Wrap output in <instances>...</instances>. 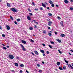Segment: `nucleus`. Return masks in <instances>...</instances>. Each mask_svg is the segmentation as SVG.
<instances>
[{"label": "nucleus", "instance_id": "4", "mask_svg": "<svg viewBox=\"0 0 73 73\" xmlns=\"http://www.w3.org/2000/svg\"><path fill=\"white\" fill-rule=\"evenodd\" d=\"M67 65H68V66L69 68H71L72 69H73V67L72 66V65L70 64H67Z\"/></svg>", "mask_w": 73, "mask_h": 73}, {"label": "nucleus", "instance_id": "34", "mask_svg": "<svg viewBox=\"0 0 73 73\" xmlns=\"http://www.w3.org/2000/svg\"><path fill=\"white\" fill-rule=\"evenodd\" d=\"M29 16H32V15H33V14L31 13H30L29 14Z\"/></svg>", "mask_w": 73, "mask_h": 73}, {"label": "nucleus", "instance_id": "47", "mask_svg": "<svg viewBox=\"0 0 73 73\" xmlns=\"http://www.w3.org/2000/svg\"><path fill=\"white\" fill-rule=\"evenodd\" d=\"M46 9H48V10H49V7H46Z\"/></svg>", "mask_w": 73, "mask_h": 73}, {"label": "nucleus", "instance_id": "64", "mask_svg": "<svg viewBox=\"0 0 73 73\" xmlns=\"http://www.w3.org/2000/svg\"><path fill=\"white\" fill-rule=\"evenodd\" d=\"M70 51H71V52H73V50H70Z\"/></svg>", "mask_w": 73, "mask_h": 73}, {"label": "nucleus", "instance_id": "16", "mask_svg": "<svg viewBox=\"0 0 73 73\" xmlns=\"http://www.w3.org/2000/svg\"><path fill=\"white\" fill-rule=\"evenodd\" d=\"M49 3H50V4H53V2H52V1H49Z\"/></svg>", "mask_w": 73, "mask_h": 73}, {"label": "nucleus", "instance_id": "14", "mask_svg": "<svg viewBox=\"0 0 73 73\" xmlns=\"http://www.w3.org/2000/svg\"><path fill=\"white\" fill-rule=\"evenodd\" d=\"M56 40H57V41H58V42L60 43L61 42V40H59L58 39H56Z\"/></svg>", "mask_w": 73, "mask_h": 73}, {"label": "nucleus", "instance_id": "42", "mask_svg": "<svg viewBox=\"0 0 73 73\" xmlns=\"http://www.w3.org/2000/svg\"><path fill=\"white\" fill-rule=\"evenodd\" d=\"M28 11H29V12H31V10H30V9L28 8Z\"/></svg>", "mask_w": 73, "mask_h": 73}, {"label": "nucleus", "instance_id": "63", "mask_svg": "<svg viewBox=\"0 0 73 73\" xmlns=\"http://www.w3.org/2000/svg\"><path fill=\"white\" fill-rule=\"evenodd\" d=\"M7 48H9V46H7Z\"/></svg>", "mask_w": 73, "mask_h": 73}, {"label": "nucleus", "instance_id": "18", "mask_svg": "<svg viewBox=\"0 0 73 73\" xmlns=\"http://www.w3.org/2000/svg\"><path fill=\"white\" fill-rule=\"evenodd\" d=\"M40 52H41V53H44L45 52V51H44V50H40Z\"/></svg>", "mask_w": 73, "mask_h": 73}, {"label": "nucleus", "instance_id": "56", "mask_svg": "<svg viewBox=\"0 0 73 73\" xmlns=\"http://www.w3.org/2000/svg\"><path fill=\"white\" fill-rule=\"evenodd\" d=\"M25 34L26 35H27V32L25 31Z\"/></svg>", "mask_w": 73, "mask_h": 73}, {"label": "nucleus", "instance_id": "12", "mask_svg": "<svg viewBox=\"0 0 73 73\" xmlns=\"http://www.w3.org/2000/svg\"><path fill=\"white\" fill-rule=\"evenodd\" d=\"M42 5L44 7H46V5H45V4H44L43 3H42Z\"/></svg>", "mask_w": 73, "mask_h": 73}, {"label": "nucleus", "instance_id": "37", "mask_svg": "<svg viewBox=\"0 0 73 73\" xmlns=\"http://www.w3.org/2000/svg\"><path fill=\"white\" fill-rule=\"evenodd\" d=\"M51 6L52 7H54V4H52L51 5Z\"/></svg>", "mask_w": 73, "mask_h": 73}, {"label": "nucleus", "instance_id": "49", "mask_svg": "<svg viewBox=\"0 0 73 73\" xmlns=\"http://www.w3.org/2000/svg\"><path fill=\"white\" fill-rule=\"evenodd\" d=\"M43 46H45V44H42Z\"/></svg>", "mask_w": 73, "mask_h": 73}, {"label": "nucleus", "instance_id": "57", "mask_svg": "<svg viewBox=\"0 0 73 73\" xmlns=\"http://www.w3.org/2000/svg\"><path fill=\"white\" fill-rule=\"evenodd\" d=\"M35 11H38V9H35Z\"/></svg>", "mask_w": 73, "mask_h": 73}, {"label": "nucleus", "instance_id": "8", "mask_svg": "<svg viewBox=\"0 0 73 73\" xmlns=\"http://www.w3.org/2000/svg\"><path fill=\"white\" fill-rule=\"evenodd\" d=\"M21 42L22 43H23V44H26V41H24V40H22Z\"/></svg>", "mask_w": 73, "mask_h": 73}, {"label": "nucleus", "instance_id": "44", "mask_svg": "<svg viewBox=\"0 0 73 73\" xmlns=\"http://www.w3.org/2000/svg\"><path fill=\"white\" fill-rule=\"evenodd\" d=\"M48 23H49V24H52V22L50 21L48 22Z\"/></svg>", "mask_w": 73, "mask_h": 73}, {"label": "nucleus", "instance_id": "30", "mask_svg": "<svg viewBox=\"0 0 73 73\" xmlns=\"http://www.w3.org/2000/svg\"><path fill=\"white\" fill-rule=\"evenodd\" d=\"M50 43H51V44H54V42H53V41H50Z\"/></svg>", "mask_w": 73, "mask_h": 73}, {"label": "nucleus", "instance_id": "10", "mask_svg": "<svg viewBox=\"0 0 73 73\" xmlns=\"http://www.w3.org/2000/svg\"><path fill=\"white\" fill-rule=\"evenodd\" d=\"M27 18L29 20H31V17L29 16H27Z\"/></svg>", "mask_w": 73, "mask_h": 73}, {"label": "nucleus", "instance_id": "39", "mask_svg": "<svg viewBox=\"0 0 73 73\" xmlns=\"http://www.w3.org/2000/svg\"><path fill=\"white\" fill-rule=\"evenodd\" d=\"M38 72H39V73H41V72H42V70H39Z\"/></svg>", "mask_w": 73, "mask_h": 73}, {"label": "nucleus", "instance_id": "17", "mask_svg": "<svg viewBox=\"0 0 73 73\" xmlns=\"http://www.w3.org/2000/svg\"><path fill=\"white\" fill-rule=\"evenodd\" d=\"M20 66H21V67H24V65L23 64H21L20 65Z\"/></svg>", "mask_w": 73, "mask_h": 73}, {"label": "nucleus", "instance_id": "46", "mask_svg": "<svg viewBox=\"0 0 73 73\" xmlns=\"http://www.w3.org/2000/svg\"><path fill=\"white\" fill-rule=\"evenodd\" d=\"M32 4L33 5H35V2H33Z\"/></svg>", "mask_w": 73, "mask_h": 73}, {"label": "nucleus", "instance_id": "27", "mask_svg": "<svg viewBox=\"0 0 73 73\" xmlns=\"http://www.w3.org/2000/svg\"><path fill=\"white\" fill-rule=\"evenodd\" d=\"M58 51L59 53H60V54H62V52H61V51H60V50H58Z\"/></svg>", "mask_w": 73, "mask_h": 73}, {"label": "nucleus", "instance_id": "61", "mask_svg": "<svg viewBox=\"0 0 73 73\" xmlns=\"http://www.w3.org/2000/svg\"><path fill=\"white\" fill-rule=\"evenodd\" d=\"M70 2L72 3V2H73V0H71Z\"/></svg>", "mask_w": 73, "mask_h": 73}, {"label": "nucleus", "instance_id": "22", "mask_svg": "<svg viewBox=\"0 0 73 73\" xmlns=\"http://www.w3.org/2000/svg\"><path fill=\"white\" fill-rule=\"evenodd\" d=\"M59 69H60V70H63V69H62V67H59Z\"/></svg>", "mask_w": 73, "mask_h": 73}, {"label": "nucleus", "instance_id": "36", "mask_svg": "<svg viewBox=\"0 0 73 73\" xmlns=\"http://www.w3.org/2000/svg\"><path fill=\"white\" fill-rule=\"evenodd\" d=\"M48 46H49V47H50V48H51V49L52 48V46H51V45H48Z\"/></svg>", "mask_w": 73, "mask_h": 73}, {"label": "nucleus", "instance_id": "6", "mask_svg": "<svg viewBox=\"0 0 73 73\" xmlns=\"http://www.w3.org/2000/svg\"><path fill=\"white\" fill-rule=\"evenodd\" d=\"M60 36L62 37H65V35L64 34H62L60 35Z\"/></svg>", "mask_w": 73, "mask_h": 73}, {"label": "nucleus", "instance_id": "5", "mask_svg": "<svg viewBox=\"0 0 73 73\" xmlns=\"http://www.w3.org/2000/svg\"><path fill=\"white\" fill-rule=\"evenodd\" d=\"M6 27L7 28V30H9L10 29V27L8 25L6 26Z\"/></svg>", "mask_w": 73, "mask_h": 73}, {"label": "nucleus", "instance_id": "11", "mask_svg": "<svg viewBox=\"0 0 73 73\" xmlns=\"http://www.w3.org/2000/svg\"><path fill=\"white\" fill-rule=\"evenodd\" d=\"M64 2L65 4H68V1L67 0H65Z\"/></svg>", "mask_w": 73, "mask_h": 73}, {"label": "nucleus", "instance_id": "24", "mask_svg": "<svg viewBox=\"0 0 73 73\" xmlns=\"http://www.w3.org/2000/svg\"><path fill=\"white\" fill-rule=\"evenodd\" d=\"M29 29L30 30H33V28H32L31 27H30L29 28Z\"/></svg>", "mask_w": 73, "mask_h": 73}, {"label": "nucleus", "instance_id": "31", "mask_svg": "<svg viewBox=\"0 0 73 73\" xmlns=\"http://www.w3.org/2000/svg\"><path fill=\"white\" fill-rule=\"evenodd\" d=\"M70 9L71 10V11H73V7H70Z\"/></svg>", "mask_w": 73, "mask_h": 73}, {"label": "nucleus", "instance_id": "41", "mask_svg": "<svg viewBox=\"0 0 73 73\" xmlns=\"http://www.w3.org/2000/svg\"><path fill=\"white\" fill-rule=\"evenodd\" d=\"M34 28H37V26H36V25L34 26Z\"/></svg>", "mask_w": 73, "mask_h": 73}, {"label": "nucleus", "instance_id": "55", "mask_svg": "<svg viewBox=\"0 0 73 73\" xmlns=\"http://www.w3.org/2000/svg\"><path fill=\"white\" fill-rule=\"evenodd\" d=\"M42 55H43V56H45V54L44 53H43Z\"/></svg>", "mask_w": 73, "mask_h": 73}, {"label": "nucleus", "instance_id": "51", "mask_svg": "<svg viewBox=\"0 0 73 73\" xmlns=\"http://www.w3.org/2000/svg\"><path fill=\"white\" fill-rule=\"evenodd\" d=\"M37 66H38V67H39V66H40V65L39 64H37Z\"/></svg>", "mask_w": 73, "mask_h": 73}, {"label": "nucleus", "instance_id": "20", "mask_svg": "<svg viewBox=\"0 0 73 73\" xmlns=\"http://www.w3.org/2000/svg\"><path fill=\"white\" fill-rule=\"evenodd\" d=\"M57 65H58V66H59L60 64V62H58L57 63Z\"/></svg>", "mask_w": 73, "mask_h": 73}, {"label": "nucleus", "instance_id": "53", "mask_svg": "<svg viewBox=\"0 0 73 73\" xmlns=\"http://www.w3.org/2000/svg\"><path fill=\"white\" fill-rule=\"evenodd\" d=\"M26 72L27 73H29V72H28V71L27 70H26Z\"/></svg>", "mask_w": 73, "mask_h": 73}, {"label": "nucleus", "instance_id": "19", "mask_svg": "<svg viewBox=\"0 0 73 73\" xmlns=\"http://www.w3.org/2000/svg\"><path fill=\"white\" fill-rule=\"evenodd\" d=\"M48 15L50 16H52V14L51 13H48Z\"/></svg>", "mask_w": 73, "mask_h": 73}, {"label": "nucleus", "instance_id": "26", "mask_svg": "<svg viewBox=\"0 0 73 73\" xmlns=\"http://www.w3.org/2000/svg\"><path fill=\"white\" fill-rule=\"evenodd\" d=\"M63 69L64 70H65L66 69V66H64L63 67Z\"/></svg>", "mask_w": 73, "mask_h": 73}, {"label": "nucleus", "instance_id": "23", "mask_svg": "<svg viewBox=\"0 0 73 73\" xmlns=\"http://www.w3.org/2000/svg\"><path fill=\"white\" fill-rule=\"evenodd\" d=\"M17 21H20V19H17Z\"/></svg>", "mask_w": 73, "mask_h": 73}, {"label": "nucleus", "instance_id": "50", "mask_svg": "<svg viewBox=\"0 0 73 73\" xmlns=\"http://www.w3.org/2000/svg\"><path fill=\"white\" fill-rule=\"evenodd\" d=\"M40 10H42L43 9V8H42V7H41L40 8Z\"/></svg>", "mask_w": 73, "mask_h": 73}, {"label": "nucleus", "instance_id": "38", "mask_svg": "<svg viewBox=\"0 0 73 73\" xmlns=\"http://www.w3.org/2000/svg\"><path fill=\"white\" fill-rule=\"evenodd\" d=\"M14 23L15 24H16V25H17V22H16V21H15L14 22Z\"/></svg>", "mask_w": 73, "mask_h": 73}, {"label": "nucleus", "instance_id": "59", "mask_svg": "<svg viewBox=\"0 0 73 73\" xmlns=\"http://www.w3.org/2000/svg\"><path fill=\"white\" fill-rule=\"evenodd\" d=\"M48 29H50V27H48Z\"/></svg>", "mask_w": 73, "mask_h": 73}, {"label": "nucleus", "instance_id": "2", "mask_svg": "<svg viewBox=\"0 0 73 73\" xmlns=\"http://www.w3.org/2000/svg\"><path fill=\"white\" fill-rule=\"evenodd\" d=\"M20 45L22 48V50H23L24 51H25V50H26V49H25V48H24V46H23V44H21Z\"/></svg>", "mask_w": 73, "mask_h": 73}, {"label": "nucleus", "instance_id": "45", "mask_svg": "<svg viewBox=\"0 0 73 73\" xmlns=\"http://www.w3.org/2000/svg\"><path fill=\"white\" fill-rule=\"evenodd\" d=\"M46 53L47 54H49V52L48 51H47L46 52Z\"/></svg>", "mask_w": 73, "mask_h": 73}, {"label": "nucleus", "instance_id": "29", "mask_svg": "<svg viewBox=\"0 0 73 73\" xmlns=\"http://www.w3.org/2000/svg\"><path fill=\"white\" fill-rule=\"evenodd\" d=\"M3 49H5V50H6L7 49V48H6V47H3Z\"/></svg>", "mask_w": 73, "mask_h": 73}, {"label": "nucleus", "instance_id": "1", "mask_svg": "<svg viewBox=\"0 0 73 73\" xmlns=\"http://www.w3.org/2000/svg\"><path fill=\"white\" fill-rule=\"evenodd\" d=\"M10 10H11L13 12H17V10L15 8H12L10 9Z\"/></svg>", "mask_w": 73, "mask_h": 73}, {"label": "nucleus", "instance_id": "40", "mask_svg": "<svg viewBox=\"0 0 73 73\" xmlns=\"http://www.w3.org/2000/svg\"><path fill=\"white\" fill-rule=\"evenodd\" d=\"M58 20H60L61 18L60 17H58Z\"/></svg>", "mask_w": 73, "mask_h": 73}, {"label": "nucleus", "instance_id": "33", "mask_svg": "<svg viewBox=\"0 0 73 73\" xmlns=\"http://www.w3.org/2000/svg\"><path fill=\"white\" fill-rule=\"evenodd\" d=\"M48 35L49 36H51L52 35V33H48Z\"/></svg>", "mask_w": 73, "mask_h": 73}, {"label": "nucleus", "instance_id": "13", "mask_svg": "<svg viewBox=\"0 0 73 73\" xmlns=\"http://www.w3.org/2000/svg\"><path fill=\"white\" fill-rule=\"evenodd\" d=\"M14 64L17 67L18 66H19V64H18V63H15Z\"/></svg>", "mask_w": 73, "mask_h": 73}, {"label": "nucleus", "instance_id": "21", "mask_svg": "<svg viewBox=\"0 0 73 73\" xmlns=\"http://www.w3.org/2000/svg\"><path fill=\"white\" fill-rule=\"evenodd\" d=\"M10 19H11V20H13V17H12L10 16Z\"/></svg>", "mask_w": 73, "mask_h": 73}, {"label": "nucleus", "instance_id": "9", "mask_svg": "<svg viewBox=\"0 0 73 73\" xmlns=\"http://www.w3.org/2000/svg\"><path fill=\"white\" fill-rule=\"evenodd\" d=\"M34 52L35 54H37V55H38L39 54L38 53V52H37V51L36 50Z\"/></svg>", "mask_w": 73, "mask_h": 73}, {"label": "nucleus", "instance_id": "7", "mask_svg": "<svg viewBox=\"0 0 73 73\" xmlns=\"http://www.w3.org/2000/svg\"><path fill=\"white\" fill-rule=\"evenodd\" d=\"M7 6L8 7H11V4L8 3H7Z\"/></svg>", "mask_w": 73, "mask_h": 73}, {"label": "nucleus", "instance_id": "48", "mask_svg": "<svg viewBox=\"0 0 73 73\" xmlns=\"http://www.w3.org/2000/svg\"><path fill=\"white\" fill-rule=\"evenodd\" d=\"M48 25L49 26H51V24L50 23H48Z\"/></svg>", "mask_w": 73, "mask_h": 73}, {"label": "nucleus", "instance_id": "43", "mask_svg": "<svg viewBox=\"0 0 73 73\" xmlns=\"http://www.w3.org/2000/svg\"><path fill=\"white\" fill-rule=\"evenodd\" d=\"M54 33L56 35H57V32L55 31L54 32Z\"/></svg>", "mask_w": 73, "mask_h": 73}, {"label": "nucleus", "instance_id": "35", "mask_svg": "<svg viewBox=\"0 0 73 73\" xmlns=\"http://www.w3.org/2000/svg\"><path fill=\"white\" fill-rule=\"evenodd\" d=\"M2 37H5V35H4V34H2Z\"/></svg>", "mask_w": 73, "mask_h": 73}, {"label": "nucleus", "instance_id": "32", "mask_svg": "<svg viewBox=\"0 0 73 73\" xmlns=\"http://www.w3.org/2000/svg\"><path fill=\"white\" fill-rule=\"evenodd\" d=\"M30 41L32 42H34V40H32V39H30Z\"/></svg>", "mask_w": 73, "mask_h": 73}, {"label": "nucleus", "instance_id": "3", "mask_svg": "<svg viewBox=\"0 0 73 73\" xmlns=\"http://www.w3.org/2000/svg\"><path fill=\"white\" fill-rule=\"evenodd\" d=\"M9 58L10 59H13V58H14V57L11 54H9Z\"/></svg>", "mask_w": 73, "mask_h": 73}, {"label": "nucleus", "instance_id": "54", "mask_svg": "<svg viewBox=\"0 0 73 73\" xmlns=\"http://www.w3.org/2000/svg\"><path fill=\"white\" fill-rule=\"evenodd\" d=\"M20 73H23V71L22 70H21L20 71Z\"/></svg>", "mask_w": 73, "mask_h": 73}, {"label": "nucleus", "instance_id": "15", "mask_svg": "<svg viewBox=\"0 0 73 73\" xmlns=\"http://www.w3.org/2000/svg\"><path fill=\"white\" fill-rule=\"evenodd\" d=\"M60 23V24H61V25H62V26H64V25H63L64 22H63V21L61 22Z\"/></svg>", "mask_w": 73, "mask_h": 73}, {"label": "nucleus", "instance_id": "60", "mask_svg": "<svg viewBox=\"0 0 73 73\" xmlns=\"http://www.w3.org/2000/svg\"><path fill=\"white\" fill-rule=\"evenodd\" d=\"M56 6L57 7H58V5H56Z\"/></svg>", "mask_w": 73, "mask_h": 73}, {"label": "nucleus", "instance_id": "25", "mask_svg": "<svg viewBox=\"0 0 73 73\" xmlns=\"http://www.w3.org/2000/svg\"><path fill=\"white\" fill-rule=\"evenodd\" d=\"M43 33L44 34H46V31H45V30H44L43 31Z\"/></svg>", "mask_w": 73, "mask_h": 73}, {"label": "nucleus", "instance_id": "62", "mask_svg": "<svg viewBox=\"0 0 73 73\" xmlns=\"http://www.w3.org/2000/svg\"><path fill=\"white\" fill-rule=\"evenodd\" d=\"M68 54H69L70 55H72V54H71L70 52H68Z\"/></svg>", "mask_w": 73, "mask_h": 73}, {"label": "nucleus", "instance_id": "52", "mask_svg": "<svg viewBox=\"0 0 73 73\" xmlns=\"http://www.w3.org/2000/svg\"><path fill=\"white\" fill-rule=\"evenodd\" d=\"M31 53L32 54H33V56H35V54H34V53H33V52H31Z\"/></svg>", "mask_w": 73, "mask_h": 73}, {"label": "nucleus", "instance_id": "28", "mask_svg": "<svg viewBox=\"0 0 73 73\" xmlns=\"http://www.w3.org/2000/svg\"><path fill=\"white\" fill-rule=\"evenodd\" d=\"M64 61L65 62H66V63L67 64H68V61H67V60H65V59H64Z\"/></svg>", "mask_w": 73, "mask_h": 73}, {"label": "nucleus", "instance_id": "58", "mask_svg": "<svg viewBox=\"0 0 73 73\" xmlns=\"http://www.w3.org/2000/svg\"><path fill=\"white\" fill-rule=\"evenodd\" d=\"M42 63L44 64H45V62H42Z\"/></svg>", "mask_w": 73, "mask_h": 73}]
</instances>
